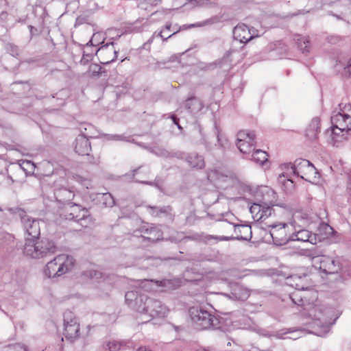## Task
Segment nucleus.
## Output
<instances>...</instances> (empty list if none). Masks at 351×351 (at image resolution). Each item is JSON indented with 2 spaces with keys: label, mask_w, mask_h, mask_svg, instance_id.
I'll return each mask as SVG.
<instances>
[{
  "label": "nucleus",
  "mask_w": 351,
  "mask_h": 351,
  "mask_svg": "<svg viewBox=\"0 0 351 351\" xmlns=\"http://www.w3.org/2000/svg\"><path fill=\"white\" fill-rule=\"evenodd\" d=\"M125 302L138 313V324H145L155 317H164L168 309L160 301L148 298L138 291H130L125 295Z\"/></svg>",
  "instance_id": "f257e3e1"
},
{
  "label": "nucleus",
  "mask_w": 351,
  "mask_h": 351,
  "mask_svg": "<svg viewBox=\"0 0 351 351\" xmlns=\"http://www.w3.org/2000/svg\"><path fill=\"white\" fill-rule=\"evenodd\" d=\"M339 106V111H334L331 116V128L325 132L328 142L334 146L346 140L351 131V104H340Z\"/></svg>",
  "instance_id": "f03ea898"
},
{
  "label": "nucleus",
  "mask_w": 351,
  "mask_h": 351,
  "mask_svg": "<svg viewBox=\"0 0 351 351\" xmlns=\"http://www.w3.org/2000/svg\"><path fill=\"white\" fill-rule=\"evenodd\" d=\"M56 251V246L53 241L43 238L38 239L27 238L23 248V253L25 256L34 258H43L53 254Z\"/></svg>",
  "instance_id": "7ed1b4c3"
},
{
  "label": "nucleus",
  "mask_w": 351,
  "mask_h": 351,
  "mask_svg": "<svg viewBox=\"0 0 351 351\" xmlns=\"http://www.w3.org/2000/svg\"><path fill=\"white\" fill-rule=\"evenodd\" d=\"M75 263V260L72 256L59 254L45 265L43 273L48 278H58L71 271Z\"/></svg>",
  "instance_id": "20e7f679"
},
{
  "label": "nucleus",
  "mask_w": 351,
  "mask_h": 351,
  "mask_svg": "<svg viewBox=\"0 0 351 351\" xmlns=\"http://www.w3.org/2000/svg\"><path fill=\"white\" fill-rule=\"evenodd\" d=\"M189 316L195 327L198 330L220 329V319L199 306L189 308Z\"/></svg>",
  "instance_id": "39448f33"
},
{
  "label": "nucleus",
  "mask_w": 351,
  "mask_h": 351,
  "mask_svg": "<svg viewBox=\"0 0 351 351\" xmlns=\"http://www.w3.org/2000/svg\"><path fill=\"white\" fill-rule=\"evenodd\" d=\"M309 315L313 317V319L319 322L321 326L323 328L324 335L328 332L330 330L331 326L335 323V321L338 318L334 317V309L330 307H324V306H314L309 311ZM319 335L322 336L323 334H319Z\"/></svg>",
  "instance_id": "423d86ee"
},
{
  "label": "nucleus",
  "mask_w": 351,
  "mask_h": 351,
  "mask_svg": "<svg viewBox=\"0 0 351 351\" xmlns=\"http://www.w3.org/2000/svg\"><path fill=\"white\" fill-rule=\"evenodd\" d=\"M287 170L291 171L295 176L311 182L316 178L317 169L314 165L306 159H296L293 163L287 165Z\"/></svg>",
  "instance_id": "0eeeda50"
},
{
  "label": "nucleus",
  "mask_w": 351,
  "mask_h": 351,
  "mask_svg": "<svg viewBox=\"0 0 351 351\" xmlns=\"http://www.w3.org/2000/svg\"><path fill=\"white\" fill-rule=\"evenodd\" d=\"M64 332L65 338L73 342L80 337V322L75 314L66 310L64 313Z\"/></svg>",
  "instance_id": "6e6552de"
},
{
  "label": "nucleus",
  "mask_w": 351,
  "mask_h": 351,
  "mask_svg": "<svg viewBox=\"0 0 351 351\" xmlns=\"http://www.w3.org/2000/svg\"><path fill=\"white\" fill-rule=\"evenodd\" d=\"M15 213L19 217L25 232L32 238L38 239L40 234V221L22 208H16Z\"/></svg>",
  "instance_id": "1a4fd4ad"
},
{
  "label": "nucleus",
  "mask_w": 351,
  "mask_h": 351,
  "mask_svg": "<svg viewBox=\"0 0 351 351\" xmlns=\"http://www.w3.org/2000/svg\"><path fill=\"white\" fill-rule=\"evenodd\" d=\"M312 262L314 267L319 268L326 274H338L341 269L339 261L331 256L326 255L314 256Z\"/></svg>",
  "instance_id": "9d476101"
},
{
  "label": "nucleus",
  "mask_w": 351,
  "mask_h": 351,
  "mask_svg": "<svg viewBox=\"0 0 351 351\" xmlns=\"http://www.w3.org/2000/svg\"><path fill=\"white\" fill-rule=\"evenodd\" d=\"M234 232L235 236L232 237H215L213 235H206L204 237L203 241L209 242L211 239L216 241H230V240H243L250 241L252 239V230L251 226L249 225H234Z\"/></svg>",
  "instance_id": "9b49d317"
},
{
  "label": "nucleus",
  "mask_w": 351,
  "mask_h": 351,
  "mask_svg": "<svg viewBox=\"0 0 351 351\" xmlns=\"http://www.w3.org/2000/svg\"><path fill=\"white\" fill-rule=\"evenodd\" d=\"M271 228L270 235L273 242L276 245H283L291 241V229L289 224L280 223L278 224H272L269 226Z\"/></svg>",
  "instance_id": "f8f14e48"
},
{
  "label": "nucleus",
  "mask_w": 351,
  "mask_h": 351,
  "mask_svg": "<svg viewBox=\"0 0 351 351\" xmlns=\"http://www.w3.org/2000/svg\"><path fill=\"white\" fill-rule=\"evenodd\" d=\"M255 134L253 132L240 131L237 134V146L239 151L250 158V153L254 150Z\"/></svg>",
  "instance_id": "ddd939ff"
},
{
  "label": "nucleus",
  "mask_w": 351,
  "mask_h": 351,
  "mask_svg": "<svg viewBox=\"0 0 351 351\" xmlns=\"http://www.w3.org/2000/svg\"><path fill=\"white\" fill-rule=\"evenodd\" d=\"M66 180L64 178H60L53 181V193L56 201L62 204H68L75 197L74 191L65 186Z\"/></svg>",
  "instance_id": "4468645a"
},
{
  "label": "nucleus",
  "mask_w": 351,
  "mask_h": 351,
  "mask_svg": "<svg viewBox=\"0 0 351 351\" xmlns=\"http://www.w3.org/2000/svg\"><path fill=\"white\" fill-rule=\"evenodd\" d=\"M260 192L263 193V210H261V215L262 220L264 221L267 217L271 215L274 210L273 206L275 205L276 201V193L267 186L262 187Z\"/></svg>",
  "instance_id": "2eb2a0df"
},
{
  "label": "nucleus",
  "mask_w": 351,
  "mask_h": 351,
  "mask_svg": "<svg viewBox=\"0 0 351 351\" xmlns=\"http://www.w3.org/2000/svg\"><path fill=\"white\" fill-rule=\"evenodd\" d=\"M66 219L69 220H75L80 223L82 226H86L84 223L88 219V214L86 208H82L81 206L74 204L69 206L66 208Z\"/></svg>",
  "instance_id": "dca6fc26"
},
{
  "label": "nucleus",
  "mask_w": 351,
  "mask_h": 351,
  "mask_svg": "<svg viewBox=\"0 0 351 351\" xmlns=\"http://www.w3.org/2000/svg\"><path fill=\"white\" fill-rule=\"evenodd\" d=\"M82 134L77 136L73 143L75 152L82 156H88L91 150L90 143L88 137L91 136L86 132H84L81 129Z\"/></svg>",
  "instance_id": "f3484780"
},
{
  "label": "nucleus",
  "mask_w": 351,
  "mask_h": 351,
  "mask_svg": "<svg viewBox=\"0 0 351 351\" xmlns=\"http://www.w3.org/2000/svg\"><path fill=\"white\" fill-rule=\"evenodd\" d=\"M141 284L142 287L145 289V291L152 290L153 287H162V291H167L171 289H175L178 286L177 282L176 280L168 279H164L160 281L145 279L142 281Z\"/></svg>",
  "instance_id": "a211bd4d"
},
{
  "label": "nucleus",
  "mask_w": 351,
  "mask_h": 351,
  "mask_svg": "<svg viewBox=\"0 0 351 351\" xmlns=\"http://www.w3.org/2000/svg\"><path fill=\"white\" fill-rule=\"evenodd\" d=\"M97 55L101 59L102 64H109L117 58V51L113 43L106 44L99 47L97 51Z\"/></svg>",
  "instance_id": "6ab92c4d"
},
{
  "label": "nucleus",
  "mask_w": 351,
  "mask_h": 351,
  "mask_svg": "<svg viewBox=\"0 0 351 351\" xmlns=\"http://www.w3.org/2000/svg\"><path fill=\"white\" fill-rule=\"evenodd\" d=\"M333 232V229L326 223H321L316 232L313 234V239H311L314 243L317 244L326 239H328Z\"/></svg>",
  "instance_id": "aec40b11"
},
{
  "label": "nucleus",
  "mask_w": 351,
  "mask_h": 351,
  "mask_svg": "<svg viewBox=\"0 0 351 351\" xmlns=\"http://www.w3.org/2000/svg\"><path fill=\"white\" fill-rule=\"evenodd\" d=\"M138 232L143 233V234L141 235L140 238L145 240L147 239L152 242H155L160 239L162 237L161 231L157 228L152 227L150 229L142 228L140 231H135L136 236L139 237L137 234Z\"/></svg>",
  "instance_id": "412c9836"
},
{
  "label": "nucleus",
  "mask_w": 351,
  "mask_h": 351,
  "mask_svg": "<svg viewBox=\"0 0 351 351\" xmlns=\"http://www.w3.org/2000/svg\"><path fill=\"white\" fill-rule=\"evenodd\" d=\"M293 230L291 232V241H298L302 242H309L311 244H315L312 239H313V234L310 232L308 230L303 228H291Z\"/></svg>",
  "instance_id": "4be33fe9"
},
{
  "label": "nucleus",
  "mask_w": 351,
  "mask_h": 351,
  "mask_svg": "<svg viewBox=\"0 0 351 351\" xmlns=\"http://www.w3.org/2000/svg\"><path fill=\"white\" fill-rule=\"evenodd\" d=\"M320 119L317 117H313L306 129V136L311 141L317 138L320 132Z\"/></svg>",
  "instance_id": "5701e85b"
},
{
  "label": "nucleus",
  "mask_w": 351,
  "mask_h": 351,
  "mask_svg": "<svg viewBox=\"0 0 351 351\" xmlns=\"http://www.w3.org/2000/svg\"><path fill=\"white\" fill-rule=\"evenodd\" d=\"M146 208L148 213L153 217H158L165 216L169 217L171 219L174 217V215L172 214L173 209L170 206H165L162 207L147 206Z\"/></svg>",
  "instance_id": "b1692460"
},
{
  "label": "nucleus",
  "mask_w": 351,
  "mask_h": 351,
  "mask_svg": "<svg viewBox=\"0 0 351 351\" xmlns=\"http://www.w3.org/2000/svg\"><path fill=\"white\" fill-rule=\"evenodd\" d=\"M310 222L307 215L302 213H296L293 216V220L289 223L291 228L306 227Z\"/></svg>",
  "instance_id": "393cba45"
},
{
  "label": "nucleus",
  "mask_w": 351,
  "mask_h": 351,
  "mask_svg": "<svg viewBox=\"0 0 351 351\" xmlns=\"http://www.w3.org/2000/svg\"><path fill=\"white\" fill-rule=\"evenodd\" d=\"M186 160L194 169H201L205 166L203 156L195 152L190 153L186 157Z\"/></svg>",
  "instance_id": "a878e982"
},
{
  "label": "nucleus",
  "mask_w": 351,
  "mask_h": 351,
  "mask_svg": "<svg viewBox=\"0 0 351 351\" xmlns=\"http://www.w3.org/2000/svg\"><path fill=\"white\" fill-rule=\"evenodd\" d=\"M131 343L126 340H112L106 343L104 348L109 351H119L125 348H129Z\"/></svg>",
  "instance_id": "bb28decb"
},
{
  "label": "nucleus",
  "mask_w": 351,
  "mask_h": 351,
  "mask_svg": "<svg viewBox=\"0 0 351 351\" xmlns=\"http://www.w3.org/2000/svg\"><path fill=\"white\" fill-rule=\"evenodd\" d=\"M259 165H265L268 162V155L266 152L261 149L254 150L250 153V158Z\"/></svg>",
  "instance_id": "cd10ccee"
},
{
  "label": "nucleus",
  "mask_w": 351,
  "mask_h": 351,
  "mask_svg": "<svg viewBox=\"0 0 351 351\" xmlns=\"http://www.w3.org/2000/svg\"><path fill=\"white\" fill-rule=\"evenodd\" d=\"M295 40L301 51L304 54H307L310 50V42L308 38L307 37L297 36Z\"/></svg>",
  "instance_id": "c85d7f7f"
},
{
  "label": "nucleus",
  "mask_w": 351,
  "mask_h": 351,
  "mask_svg": "<svg viewBox=\"0 0 351 351\" xmlns=\"http://www.w3.org/2000/svg\"><path fill=\"white\" fill-rule=\"evenodd\" d=\"M233 33L234 38L237 40H239L241 43H247L252 38V36L246 37L245 35H242V33H247L246 27L245 26L235 27Z\"/></svg>",
  "instance_id": "c756f323"
},
{
  "label": "nucleus",
  "mask_w": 351,
  "mask_h": 351,
  "mask_svg": "<svg viewBox=\"0 0 351 351\" xmlns=\"http://www.w3.org/2000/svg\"><path fill=\"white\" fill-rule=\"evenodd\" d=\"M263 199L258 203H254L250 208V211L252 215V217L256 221L262 220L261 215V210H263Z\"/></svg>",
  "instance_id": "7c9ffc66"
},
{
  "label": "nucleus",
  "mask_w": 351,
  "mask_h": 351,
  "mask_svg": "<svg viewBox=\"0 0 351 351\" xmlns=\"http://www.w3.org/2000/svg\"><path fill=\"white\" fill-rule=\"evenodd\" d=\"M171 25L170 23H167L165 27L162 29H161L160 32H159L157 34L155 32L149 41L152 42L153 38L156 36L162 38L163 40H167L169 38H171L178 32V30L174 31L172 34L167 36L166 32H169L171 30Z\"/></svg>",
  "instance_id": "2f4dec72"
},
{
  "label": "nucleus",
  "mask_w": 351,
  "mask_h": 351,
  "mask_svg": "<svg viewBox=\"0 0 351 351\" xmlns=\"http://www.w3.org/2000/svg\"><path fill=\"white\" fill-rule=\"evenodd\" d=\"M0 351H27V348L23 343H17L1 347Z\"/></svg>",
  "instance_id": "473e14b6"
},
{
  "label": "nucleus",
  "mask_w": 351,
  "mask_h": 351,
  "mask_svg": "<svg viewBox=\"0 0 351 351\" xmlns=\"http://www.w3.org/2000/svg\"><path fill=\"white\" fill-rule=\"evenodd\" d=\"M101 204L105 207L111 208L114 205V199L112 195L109 193H103L100 199Z\"/></svg>",
  "instance_id": "72a5a7b5"
},
{
  "label": "nucleus",
  "mask_w": 351,
  "mask_h": 351,
  "mask_svg": "<svg viewBox=\"0 0 351 351\" xmlns=\"http://www.w3.org/2000/svg\"><path fill=\"white\" fill-rule=\"evenodd\" d=\"M218 22H219V18L218 16H213L208 19H206L202 22L191 24V25H190L189 27H204L206 25H210L217 23Z\"/></svg>",
  "instance_id": "f704fd0d"
},
{
  "label": "nucleus",
  "mask_w": 351,
  "mask_h": 351,
  "mask_svg": "<svg viewBox=\"0 0 351 351\" xmlns=\"http://www.w3.org/2000/svg\"><path fill=\"white\" fill-rule=\"evenodd\" d=\"M233 294L237 299L240 300H245L249 297L248 291L240 287L234 289Z\"/></svg>",
  "instance_id": "c9c22d12"
},
{
  "label": "nucleus",
  "mask_w": 351,
  "mask_h": 351,
  "mask_svg": "<svg viewBox=\"0 0 351 351\" xmlns=\"http://www.w3.org/2000/svg\"><path fill=\"white\" fill-rule=\"evenodd\" d=\"M215 133L217 136V143H218V145L219 147H226V144H227V139L226 137H224L220 132L219 128L215 125Z\"/></svg>",
  "instance_id": "e433bc0d"
},
{
  "label": "nucleus",
  "mask_w": 351,
  "mask_h": 351,
  "mask_svg": "<svg viewBox=\"0 0 351 351\" xmlns=\"http://www.w3.org/2000/svg\"><path fill=\"white\" fill-rule=\"evenodd\" d=\"M290 298L293 303L298 306H304L305 304L304 300L302 296L299 295L298 292L293 293Z\"/></svg>",
  "instance_id": "4c0bfd02"
},
{
  "label": "nucleus",
  "mask_w": 351,
  "mask_h": 351,
  "mask_svg": "<svg viewBox=\"0 0 351 351\" xmlns=\"http://www.w3.org/2000/svg\"><path fill=\"white\" fill-rule=\"evenodd\" d=\"M84 274L86 277H88L91 279L97 280L98 278L101 277V274L99 271L94 270V269L86 271H84Z\"/></svg>",
  "instance_id": "58836bf2"
},
{
  "label": "nucleus",
  "mask_w": 351,
  "mask_h": 351,
  "mask_svg": "<svg viewBox=\"0 0 351 351\" xmlns=\"http://www.w3.org/2000/svg\"><path fill=\"white\" fill-rule=\"evenodd\" d=\"M344 75L351 77V58L348 61L344 66Z\"/></svg>",
  "instance_id": "ea45409f"
},
{
  "label": "nucleus",
  "mask_w": 351,
  "mask_h": 351,
  "mask_svg": "<svg viewBox=\"0 0 351 351\" xmlns=\"http://www.w3.org/2000/svg\"><path fill=\"white\" fill-rule=\"evenodd\" d=\"M101 69V66L97 64H92L89 66V71L93 73V74L99 73Z\"/></svg>",
  "instance_id": "a19ab883"
},
{
  "label": "nucleus",
  "mask_w": 351,
  "mask_h": 351,
  "mask_svg": "<svg viewBox=\"0 0 351 351\" xmlns=\"http://www.w3.org/2000/svg\"><path fill=\"white\" fill-rule=\"evenodd\" d=\"M145 3L149 6H156L162 2V0H144Z\"/></svg>",
  "instance_id": "79ce46f5"
},
{
  "label": "nucleus",
  "mask_w": 351,
  "mask_h": 351,
  "mask_svg": "<svg viewBox=\"0 0 351 351\" xmlns=\"http://www.w3.org/2000/svg\"><path fill=\"white\" fill-rule=\"evenodd\" d=\"M124 137L122 135L114 134V135H108V140H114V141H123Z\"/></svg>",
  "instance_id": "37998d69"
},
{
  "label": "nucleus",
  "mask_w": 351,
  "mask_h": 351,
  "mask_svg": "<svg viewBox=\"0 0 351 351\" xmlns=\"http://www.w3.org/2000/svg\"><path fill=\"white\" fill-rule=\"evenodd\" d=\"M141 31H142V27L138 25V22L135 23L134 25H133L132 28V32H140Z\"/></svg>",
  "instance_id": "c03bdc74"
},
{
  "label": "nucleus",
  "mask_w": 351,
  "mask_h": 351,
  "mask_svg": "<svg viewBox=\"0 0 351 351\" xmlns=\"http://www.w3.org/2000/svg\"><path fill=\"white\" fill-rule=\"evenodd\" d=\"M136 182H140V183H143V184H149V185H153V186H155L156 187H158V185L154 182H146V181H142V180H140L138 179H136Z\"/></svg>",
  "instance_id": "a18cd8bd"
},
{
  "label": "nucleus",
  "mask_w": 351,
  "mask_h": 351,
  "mask_svg": "<svg viewBox=\"0 0 351 351\" xmlns=\"http://www.w3.org/2000/svg\"><path fill=\"white\" fill-rule=\"evenodd\" d=\"M291 286H293V287L295 286V288L297 290H304L306 289L302 285H300V284L297 283V282L295 284V285L291 284Z\"/></svg>",
  "instance_id": "49530a36"
},
{
  "label": "nucleus",
  "mask_w": 351,
  "mask_h": 351,
  "mask_svg": "<svg viewBox=\"0 0 351 351\" xmlns=\"http://www.w3.org/2000/svg\"><path fill=\"white\" fill-rule=\"evenodd\" d=\"M217 171L216 170L215 171H212L209 174H208V178H213L214 177H216L217 179H219V178H218L217 176Z\"/></svg>",
  "instance_id": "de8ad7c7"
},
{
  "label": "nucleus",
  "mask_w": 351,
  "mask_h": 351,
  "mask_svg": "<svg viewBox=\"0 0 351 351\" xmlns=\"http://www.w3.org/2000/svg\"><path fill=\"white\" fill-rule=\"evenodd\" d=\"M193 101V99L189 98L187 101H186V103L185 104L186 107L189 109V110H191V105L192 104V102Z\"/></svg>",
  "instance_id": "09e8293b"
},
{
  "label": "nucleus",
  "mask_w": 351,
  "mask_h": 351,
  "mask_svg": "<svg viewBox=\"0 0 351 351\" xmlns=\"http://www.w3.org/2000/svg\"><path fill=\"white\" fill-rule=\"evenodd\" d=\"M90 162H91L93 164H99V157H97V158L93 157V159L91 160H90Z\"/></svg>",
  "instance_id": "8fccbe9b"
},
{
  "label": "nucleus",
  "mask_w": 351,
  "mask_h": 351,
  "mask_svg": "<svg viewBox=\"0 0 351 351\" xmlns=\"http://www.w3.org/2000/svg\"><path fill=\"white\" fill-rule=\"evenodd\" d=\"M290 332H291V331L290 330V329H287L285 332H282V333H278V334L276 335V337H277L278 338H281V336H282V335H286V334H288V333H290Z\"/></svg>",
  "instance_id": "3c124183"
},
{
  "label": "nucleus",
  "mask_w": 351,
  "mask_h": 351,
  "mask_svg": "<svg viewBox=\"0 0 351 351\" xmlns=\"http://www.w3.org/2000/svg\"><path fill=\"white\" fill-rule=\"evenodd\" d=\"M171 119H172V120H173V123L178 125V128L179 129H180V128H181V127L180 126V125H179V124H178V119L176 118V117L175 115H172V116H171Z\"/></svg>",
  "instance_id": "603ef678"
},
{
  "label": "nucleus",
  "mask_w": 351,
  "mask_h": 351,
  "mask_svg": "<svg viewBox=\"0 0 351 351\" xmlns=\"http://www.w3.org/2000/svg\"><path fill=\"white\" fill-rule=\"evenodd\" d=\"M156 154L160 155V156H169V153L165 150H162V151H160V154L157 153Z\"/></svg>",
  "instance_id": "864d4df0"
},
{
  "label": "nucleus",
  "mask_w": 351,
  "mask_h": 351,
  "mask_svg": "<svg viewBox=\"0 0 351 351\" xmlns=\"http://www.w3.org/2000/svg\"><path fill=\"white\" fill-rule=\"evenodd\" d=\"M291 279L293 280H302V277L295 275V276H291Z\"/></svg>",
  "instance_id": "5fc2aeb1"
},
{
  "label": "nucleus",
  "mask_w": 351,
  "mask_h": 351,
  "mask_svg": "<svg viewBox=\"0 0 351 351\" xmlns=\"http://www.w3.org/2000/svg\"><path fill=\"white\" fill-rule=\"evenodd\" d=\"M141 169V167L133 170V176H134Z\"/></svg>",
  "instance_id": "6e6d98bb"
},
{
  "label": "nucleus",
  "mask_w": 351,
  "mask_h": 351,
  "mask_svg": "<svg viewBox=\"0 0 351 351\" xmlns=\"http://www.w3.org/2000/svg\"><path fill=\"white\" fill-rule=\"evenodd\" d=\"M176 157H178V158H182V157H183V154H182V153H176Z\"/></svg>",
  "instance_id": "4d7b16f0"
},
{
  "label": "nucleus",
  "mask_w": 351,
  "mask_h": 351,
  "mask_svg": "<svg viewBox=\"0 0 351 351\" xmlns=\"http://www.w3.org/2000/svg\"><path fill=\"white\" fill-rule=\"evenodd\" d=\"M289 338L293 339H296L299 338V336L293 335V337H290Z\"/></svg>",
  "instance_id": "13d9d810"
},
{
  "label": "nucleus",
  "mask_w": 351,
  "mask_h": 351,
  "mask_svg": "<svg viewBox=\"0 0 351 351\" xmlns=\"http://www.w3.org/2000/svg\"><path fill=\"white\" fill-rule=\"evenodd\" d=\"M171 240H173L175 241L176 242H178V241H180V239H174L173 237L171 238Z\"/></svg>",
  "instance_id": "bf43d9fd"
},
{
  "label": "nucleus",
  "mask_w": 351,
  "mask_h": 351,
  "mask_svg": "<svg viewBox=\"0 0 351 351\" xmlns=\"http://www.w3.org/2000/svg\"><path fill=\"white\" fill-rule=\"evenodd\" d=\"M2 210H3L2 208H0V211H2Z\"/></svg>",
  "instance_id": "052dcab7"
}]
</instances>
